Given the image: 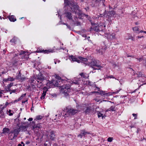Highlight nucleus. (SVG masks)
<instances>
[{"instance_id": "f257e3e1", "label": "nucleus", "mask_w": 146, "mask_h": 146, "mask_svg": "<svg viewBox=\"0 0 146 146\" xmlns=\"http://www.w3.org/2000/svg\"><path fill=\"white\" fill-rule=\"evenodd\" d=\"M64 5L65 7L67 6L68 8L69 7L72 11L75 12V14L79 15L80 13L78 9V7L76 3H74L72 1L70 2L68 1V0H64Z\"/></svg>"}, {"instance_id": "f03ea898", "label": "nucleus", "mask_w": 146, "mask_h": 146, "mask_svg": "<svg viewBox=\"0 0 146 146\" xmlns=\"http://www.w3.org/2000/svg\"><path fill=\"white\" fill-rule=\"evenodd\" d=\"M104 25L103 23H100L98 25L95 24L93 25L92 27L90 28V31L93 30L96 32L102 31L106 27V25Z\"/></svg>"}, {"instance_id": "7ed1b4c3", "label": "nucleus", "mask_w": 146, "mask_h": 146, "mask_svg": "<svg viewBox=\"0 0 146 146\" xmlns=\"http://www.w3.org/2000/svg\"><path fill=\"white\" fill-rule=\"evenodd\" d=\"M44 77L41 74H40L38 75H36V76H34L31 78L30 80V82L31 83L37 84L40 82L41 83L42 81L43 80Z\"/></svg>"}, {"instance_id": "20e7f679", "label": "nucleus", "mask_w": 146, "mask_h": 146, "mask_svg": "<svg viewBox=\"0 0 146 146\" xmlns=\"http://www.w3.org/2000/svg\"><path fill=\"white\" fill-rule=\"evenodd\" d=\"M70 85H63L60 87V92L64 94V96L66 97L69 95V93L70 91Z\"/></svg>"}, {"instance_id": "39448f33", "label": "nucleus", "mask_w": 146, "mask_h": 146, "mask_svg": "<svg viewBox=\"0 0 146 146\" xmlns=\"http://www.w3.org/2000/svg\"><path fill=\"white\" fill-rule=\"evenodd\" d=\"M98 60H94L91 62L89 64L90 66L93 68V70H100L103 66L98 64Z\"/></svg>"}, {"instance_id": "423d86ee", "label": "nucleus", "mask_w": 146, "mask_h": 146, "mask_svg": "<svg viewBox=\"0 0 146 146\" xmlns=\"http://www.w3.org/2000/svg\"><path fill=\"white\" fill-rule=\"evenodd\" d=\"M19 131L18 129H14L13 131L10 132L9 134V136L12 140L15 138L17 137Z\"/></svg>"}, {"instance_id": "0eeeda50", "label": "nucleus", "mask_w": 146, "mask_h": 146, "mask_svg": "<svg viewBox=\"0 0 146 146\" xmlns=\"http://www.w3.org/2000/svg\"><path fill=\"white\" fill-rule=\"evenodd\" d=\"M54 81L53 82L48 81L47 82L46 84V87H45L43 89L44 90H46V91H47L48 89L50 88H53L54 85Z\"/></svg>"}, {"instance_id": "6e6552de", "label": "nucleus", "mask_w": 146, "mask_h": 146, "mask_svg": "<svg viewBox=\"0 0 146 146\" xmlns=\"http://www.w3.org/2000/svg\"><path fill=\"white\" fill-rule=\"evenodd\" d=\"M36 52L38 53H42L45 54H48L50 52H53V50H43L39 48L38 49Z\"/></svg>"}, {"instance_id": "1a4fd4ad", "label": "nucleus", "mask_w": 146, "mask_h": 146, "mask_svg": "<svg viewBox=\"0 0 146 146\" xmlns=\"http://www.w3.org/2000/svg\"><path fill=\"white\" fill-rule=\"evenodd\" d=\"M78 110H77L70 108L68 110L67 113L69 114L70 115H74L76 113L78 112Z\"/></svg>"}, {"instance_id": "9d476101", "label": "nucleus", "mask_w": 146, "mask_h": 146, "mask_svg": "<svg viewBox=\"0 0 146 146\" xmlns=\"http://www.w3.org/2000/svg\"><path fill=\"white\" fill-rule=\"evenodd\" d=\"M69 59L71 62H76L78 63H80L79 57L77 58L75 56L71 55L69 56Z\"/></svg>"}, {"instance_id": "9b49d317", "label": "nucleus", "mask_w": 146, "mask_h": 146, "mask_svg": "<svg viewBox=\"0 0 146 146\" xmlns=\"http://www.w3.org/2000/svg\"><path fill=\"white\" fill-rule=\"evenodd\" d=\"M80 78H74V80H70L68 79L67 81L70 82V84H78L79 83L78 82L80 81Z\"/></svg>"}, {"instance_id": "f8f14e48", "label": "nucleus", "mask_w": 146, "mask_h": 146, "mask_svg": "<svg viewBox=\"0 0 146 146\" xmlns=\"http://www.w3.org/2000/svg\"><path fill=\"white\" fill-rule=\"evenodd\" d=\"M15 79V78L13 77H11L10 76H8V77L7 78H4L3 80V81L5 82H7L8 81H9L12 82L14 81Z\"/></svg>"}, {"instance_id": "ddd939ff", "label": "nucleus", "mask_w": 146, "mask_h": 146, "mask_svg": "<svg viewBox=\"0 0 146 146\" xmlns=\"http://www.w3.org/2000/svg\"><path fill=\"white\" fill-rule=\"evenodd\" d=\"M121 89L120 88L119 90H116V91L113 92H109L108 93H106V96H110L112 95L113 94H117L121 90Z\"/></svg>"}, {"instance_id": "4468645a", "label": "nucleus", "mask_w": 146, "mask_h": 146, "mask_svg": "<svg viewBox=\"0 0 146 146\" xmlns=\"http://www.w3.org/2000/svg\"><path fill=\"white\" fill-rule=\"evenodd\" d=\"M65 16L69 20H72V16L70 12H66L65 13Z\"/></svg>"}, {"instance_id": "2eb2a0df", "label": "nucleus", "mask_w": 146, "mask_h": 146, "mask_svg": "<svg viewBox=\"0 0 146 146\" xmlns=\"http://www.w3.org/2000/svg\"><path fill=\"white\" fill-rule=\"evenodd\" d=\"M92 108L91 107H88L84 111V112L86 114H88L92 112Z\"/></svg>"}, {"instance_id": "dca6fc26", "label": "nucleus", "mask_w": 146, "mask_h": 146, "mask_svg": "<svg viewBox=\"0 0 146 146\" xmlns=\"http://www.w3.org/2000/svg\"><path fill=\"white\" fill-rule=\"evenodd\" d=\"M13 86V83L11 82L6 87V90L7 91H11V88Z\"/></svg>"}, {"instance_id": "f3484780", "label": "nucleus", "mask_w": 146, "mask_h": 146, "mask_svg": "<svg viewBox=\"0 0 146 146\" xmlns=\"http://www.w3.org/2000/svg\"><path fill=\"white\" fill-rule=\"evenodd\" d=\"M116 34L114 33H112L111 35L110 34H108L107 36V38H110L111 39H114L115 38V36Z\"/></svg>"}, {"instance_id": "a211bd4d", "label": "nucleus", "mask_w": 146, "mask_h": 146, "mask_svg": "<svg viewBox=\"0 0 146 146\" xmlns=\"http://www.w3.org/2000/svg\"><path fill=\"white\" fill-rule=\"evenodd\" d=\"M55 135L53 131H51L50 132V139L53 140L55 138Z\"/></svg>"}, {"instance_id": "6ab92c4d", "label": "nucleus", "mask_w": 146, "mask_h": 146, "mask_svg": "<svg viewBox=\"0 0 146 146\" xmlns=\"http://www.w3.org/2000/svg\"><path fill=\"white\" fill-rule=\"evenodd\" d=\"M8 18L9 20L11 22H14L16 20V18L13 15L9 16Z\"/></svg>"}, {"instance_id": "aec40b11", "label": "nucleus", "mask_w": 146, "mask_h": 146, "mask_svg": "<svg viewBox=\"0 0 146 146\" xmlns=\"http://www.w3.org/2000/svg\"><path fill=\"white\" fill-rule=\"evenodd\" d=\"M79 59L80 62H85L87 61V59L86 58H83L80 56L79 57Z\"/></svg>"}, {"instance_id": "412c9836", "label": "nucleus", "mask_w": 146, "mask_h": 146, "mask_svg": "<svg viewBox=\"0 0 146 146\" xmlns=\"http://www.w3.org/2000/svg\"><path fill=\"white\" fill-rule=\"evenodd\" d=\"M133 29L134 31L138 33H142L143 32V31H139L138 27H135L133 28Z\"/></svg>"}, {"instance_id": "4be33fe9", "label": "nucleus", "mask_w": 146, "mask_h": 146, "mask_svg": "<svg viewBox=\"0 0 146 146\" xmlns=\"http://www.w3.org/2000/svg\"><path fill=\"white\" fill-rule=\"evenodd\" d=\"M95 92L98 93H99V94H101L102 96H103V95L106 96V92L105 91H100V92H92V93H94Z\"/></svg>"}, {"instance_id": "5701e85b", "label": "nucleus", "mask_w": 146, "mask_h": 146, "mask_svg": "<svg viewBox=\"0 0 146 146\" xmlns=\"http://www.w3.org/2000/svg\"><path fill=\"white\" fill-rule=\"evenodd\" d=\"M9 131L10 130L9 128H5L3 129L2 133L3 134L8 133L9 132Z\"/></svg>"}, {"instance_id": "b1692460", "label": "nucleus", "mask_w": 146, "mask_h": 146, "mask_svg": "<svg viewBox=\"0 0 146 146\" xmlns=\"http://www.w3.org/2000/svg\"><path fill=\"white\" fill-rule=\"evenodd\" d=\"M81 76L84 78H88L89 77V75L88 74L86 73H81L80 74Z\"/></svg>"}, {"instance_id": "393cba45", "label": "nucleus", "mask_w": 146, "mask_h": 146, "mask_svg": "<svg viewBox=\"0 0 146 146\" xmlns=\"http://www.w3.org/2000/svg\"><path fill=\"white\" fill-rule=\"evenodd\" d=\"M125 38L127 39H131L132 40H133V37L130 34H127L125 36Z\"/></svg>"}, {"instance_id": "a878e982", "label": "nucleus", "mask_w": 146, "mask_h": 146, "mask_svg": "<svg viewBox=\"0 0 146 146\" xmlns=\"http://www.w3.org/2000/svg\"><path fill=\"white\" fill-rule=\"evenodd\" d=\"M106 49V46H104L103 48H102L101 49H100L99 50V52L100 53H101V54H102L104 52Z\"/></svg>"}, {"instance_id": "bb28decb", "label": "nucleus", "mask_w": 146, "mask_h": 146, "mask_svg": "<svg viewBox=\"0 0 146 146\" xmlns=\"http://www.w3.org/2000/svg\"><path fill=\"white\" fill-rule=\"evenodd\" d=\"M20 73H19L18 76V78L21 81H23L26 79L25 77H21L20 75Z\"/></svg>"}, {"instance_id": "cd10ccee", "label": "nucleus", "mask_w": 146, "mask_h": 146, "mask_svg": "<svg viewBox=\"0 0 146 146\" xmlns=\"http://www.w3.org/2000/svg\"><path fill=\"white\" fill-rule=\"evenodd\" d=\"M46 91H46V90L45 91L44 90L43 91V93L42 94L41 96L40 97V99H44L45 98Z\"/></svg>"}, {"instance_id": "c85d7f7f", "label": "nucleus", "mask_w": 146, "mask_h": 146, "mask_svg": "<svg viewBox=\"0 0 146 146\" xmlns=\"http://www.w3.org/2000/svg\"><path fill=\"white\" fill-rule=\"evenodd\" d=\"M26 94H22L21 96V97L19 98L18 99L15 100V102H18L19 101L22 100L23 98L26 96Z\"/></svg>"}, {"instance_id": "c756f323", "label": "nucleus", "mask_w": 146, "mask_h": 146, "mask_svg": "<svg viewBox=\"0 0 146 146\" xmlns=\"http://www.w3.org/2000/svg\"><path fill=\"white\" fill-rule=\"evenodd\" d=\"M81 133L82 134V136H85L87 134H89V133L86 131L84 130H82L81 131Z\"/></svg>"}, {"instance_id": "7c9ffc66", "label": "nucleus", "mask_w": 146, "mask_h": 146, "mask_svg": "<svg viewBox=\"0 0 146 146\" xmlns=\"http://www.w3.org/2000/svg\"><path fill=\"white\" fill-rule=\"evenodd\" d=\"M134 76L135 78H138L139 77L142 76L141 73L139 72H137V73L134 74Z\"/></svg>"}, {"instance_id": "2f4dec72", "label": "nucleus", "mask_w": 146, "mask_h": 146, "mask_svg": "<svg viewBox=\"0 0 146 146\" xmlns=\"http://www.w3.org/2000/svg\"><path fill=\"white\" fill-rule=\"evenodd\" d=\"M115 14V12L114 11H112L109 12L108 13L109 16L110 17L113 16Z\"/></svg>"}, {"instance_id": "473e14b6", "label": "nucleus", "mask_w": 146, "mask_h": 146, "mask_svg": "<svg viewBox=\"0 0 146 146\" xmlns=\"http://www.w3.org/2000/svg\"><path fill=\"white\" fill-rule=\"evenodd\" d=\"M41 123H38L36 124V126H35L33 127V128L35 129L36 128H41L42 126L41 125Z\"/></svg>"}, {"instance_id": "72a5a7b5", "label": "nucleus", "mask_w": 146, "mask_h": 146, "mask_svg": "<svg viewBox=\"0 0 146 146\" xmlns=\"http://www.w3.org/2000/svg\"><path fill=\"white\" fill-rule=\"evenodd\" d=\"M13 113H14V112L13 111H12L10 110H9L8 111V112H7V113L9 116H11L13 115Z\"/></svg>"}, {"instance_id": "f704fd0d", "label": "nucleus", "mask_w": 146, "mask_h": 146, "mask_svg": "<svg viewBox=\"0 0 146 146\" xmlns=\"http://www.w3.org/2000/svg\"><path fill=\"white\" fill-rule=\"evenodd\" d=\"M97 114L98 117H102V118H103L104 117V116H103V114L101 113L100 112L98 111Z\"/></svg>"}, {"instance_id": "c9c22d12", "label": "nucleus", "mask_w": 146, "mask_h": 146, "mask_svg": "<svg viewBox=\"0 0 146 146\" xmlns=\"http://www.w3.org/2000/svg\"><path fill=\"white\" fill-rule=\"evenodd\" d=\"M115 107L114 106H111V107L109 108L108 110L109 111H115Z\"/></svg>"}, {"instance_id": "e433bc0d", "label": "nucleus", "mask_w": 146, "mask_h": 146, "mask_svg": "<svg viewBox=\"0 0 146 146\" xmlns=\"http://www.w3.org/2000/svg\"><path fill=\"white\" fill-rule=\"evenodd\" d=\"M62 114H59L58 115H56V118L54 119V120H57L58 119L60 118V117L61 116Z\"/></svg>"}, {"instance_id": "4c0bfd02", "label": "nucleus", "mask_w": 146, "mask_h": 146, "mask_svg": "<svg viewBox=\"0 0 146 146\" xmlns=\"http://www.w3.org/2000/svg\"><path fill=\"white\" fill-rule=\"evenodd\" d=\"M28 53L27 52L25 51H21V52L20 53V55H26Z\"/></svg>"}, {"instance_id": "58836bf2", "label": "nucleus", "mask_w": 146, "mask_h": 146, "mask_svg": "<svg viewBox=\"0 0 146 146\" xmlns=\"http://www.w3.org/2000/svg\"><path fill=\"white\" fill-rule=\"evenodd\" d=\"M113 139V138L112 137H109L108 138L107 140L108 142H111Z\"/></svg>"}, {"instance_id": "ea45409f", "label": "nucleus", "mask_w": 146, "mask_h": 146, "mask_svg": "<svg viewBox=\"0 0 146 146\" xmlns=\"http://www.w3.org/2000/svg\"><path fill=\"white\" fill-rule=\"evenodd\" d=\"M43 117L40 115H38L36 117V119L37 120L40 119L42 118Z\"/></svg>"}, {"instance_id": "a19ab883", "label": "nucleus", "mask_w": 146, "mask_h": 146, "mask_svg": "<svg viewBox=\"0 0 146 146\" xmlns=\"http://www.w3.org/2000/svg\"><path fill=\"white\" fill-rule=\"evenodd\" d=\"M54 76L56 79H57L59 80H60L61 79V78L57 75L55 74Z\"/></svg>"}, {"instance_id": "79ce46f5", "label": "nucleus", "mask_w": 146, "mask_h": 146, "mask_svg": "<svg viewBox=\"0 0 146 146\" xmlns=\"http://www.w3.org/2000/svg\"><path fill=\"white\" fill-rule=\"evenodd\" d=\"M16 41L15 39V38H13L11 40L10 42L11 43H14Z\"/></svg>"}, {"instance_id": "37998d69", "label": "nucleus", "mask_w": 146, "mask_h": 146, "mask_svg": "<svg viewBox=\"0 0 146 146\" xmlns=\"http://www.w3.org/2000/svg\"><path fill=\"white\" fill-rule=\"evenodd\" d=\"M86 84L89 86L91 85V82L89 81H87L86 82Z\"/></svg>"}, {"instance_id": "c03bdc74", "label": "nucleus", "mask_w": 146, "mask_h": 146, "mask_svg": "<svg viewBox=\"0 0 146 146\" xmlns=\"http://www.w3.org/2000/svg\"><path fill=\"white\" fill-rule=\"evenodd\" d=\"M1 115L0 116L1 118H4L5 117V116L3 112H1Z\"/></svg>"}, {"instance_id": "a18cd8bd", "label": "nucleus", "mask_w": 146, "mask_h": 146, "mask_svg": "<svg viewBox=\"0 0 146 146\" xmlns=\"http://www.w3.org/2000/svg\"><path fill=\"white\" fill-rule=\"evenodd\" d=\"M132 115L135 117H134V119H137V114H135V113H133L132 114Z\"/></svg>"}, {"instance_id": "49530a36", "label": "nucleus", "mask_w": 146, "mask_h": 146, "mask_svg": "<svg viewBox=\"0 0 146 146\" xmlns=\"http://www.w3.org/2000/svg\"><path fill=\"white\" fill-rule=\"evenodd\" d=\"M63 24H64V25H66L67 26V27H68V28L70 29V26L69 25H68V24H67L64 23Z\"/></svg>"}, {"instance_id": "de8ad7c7", "label": "nucleus", "mask_w": 146, "mask_h": 146, "mask_svg": "<svg viewBox=\"0 0 146 146\" xmlns=\"http://www.w3.org/2000/svg\"><path fill=\"white\" fill-rule=\"evenodd\" d=\"M139 62H141L143 60V59L142 58H139V59H137Z\"/></svg>"}, {"instance_id": "09e8293b", "label": "nucleus", "mask_w": 146, "mask_h": 146, "mask_svg": "<svg viewBox=\"0 0 146 146\" xmlns=\"http://www.w3.org/2000/svg\"><path fill=\"white\" fill-rule=\"evenodd\" d=\"M10 91L12 92L13 93H15L17 92V90L16 89L13 90H11Z\"/></svg>"}, {"instance_id": "8fccbe9b", "label": "nucleus", "mask_w": 146, "mask_h": 146, "mask_svg": "<svg viewBox=\"0 0 146 146\" xmlns=\"http://www.w3.org/2000/svg\"><path fill=\"white\" fill-rule=\"evenodd\" d=\"M83 136H82V134H81V133L80 134H79V135H78V137H81V138Z\"/></svg>"}, {"instance_id": "3c124183", "label": "nucleus", "mask_w": 146, "mask_h": 146, "mask_svg": "<svg viewBox=\"0 0 146 146\" xmlns=\"http://www.w3.org/2000/svg\"><path fill=\"white\" fill-rule=\"evenodd\" d=\"M108 77L109 78H114V77H113V76L112 75H110V76H108Z\"/></svg>"}, {"instance_id": "603ef678", "label": "nucleus", "mask_w": 146, "mask_h": 146, "mask_svg": "<svg viewBox=\"0 0 146 146\" xmlns=\"http://www.w3.org/2000/svg\"><path fill=\"white\" fill-rule=\"evenodd\" d=\"M33 120L32 118H30L29 119H28V120L29 121H32Z\"/></svg>"}, {"instance_id": "864d4df0", "label": "nucleus", "mask_w": 146, "mask_h": 146, "mask_svg": "<svg viewBox=\"0 0 146 146\" xmlns=\"http://www.w3.org/2000/svg\"><path fill=\"white\" fill-rule=\"evenodd\" d=\"M9 104L7 102H6L5 105V106L6 107Z\"/></svg>"}, {"instance_id": "5fc2aeb1", "label": "nucleus", "mask_w": 146, "mask_h": 146, "mask_svg": "<svg viewBox=\"0 0 146 146\" xmlns=\"http://www.w3.org/2000/svg\"><path fill=\"white\" fill-rule=\"evenodd\" d=\"M3 93L1 92H0V97H1L2 96Z\"/></svg>"}, {"instance_id": "6e6d98bb", "label": "nucleus", "mask_w": 146, "mask_h": 146, "mask_svg": "<svg viewBox=\"0 0 146 146\" xmlns=\"http://www.w3.org/2000/svg\"><path fill=\"white\" fill-rule=\"evenodd\" d=\"M143 37V36H137V38L138 39L139 38H141V37Z\"/></svg>"}, {"instance_id": "4d7b16f0", "label": "nucleus", "mask_w": 146, "mask_h": 146, "mask_svg": "<svg viewBox=\"0 0 146 146\" xmlns=\"http://www.w3.org/2000/svg\"><path fill=\"white\" fill-rule=\"evenodd\" d=\"M27 100H26V101H22V103H25V102H27Z\"/></svg>"}, {"instance_id": "13d9d810", "label": "nucleus", "mask_w": 146, "mask_h": 146, "mask_svg": "<svg viewBox=\"0 0 146 146\" xmlns=\"http://www.w3.org/2000/svg\"><path fill=\"white\" fill-rule=\"evenodd\" d=\"M56 60L57 61V62L58 63H59L60 62V60Z\"/></svg>"}, {"instance_id": "bf43d9fd", "label": "nucleus", "mask_w": 146, "mask_h": 146, "mask_svg": "<svg viewBox=\"0 0 146 146\" xmlns=\"http://www.w3.org/2000/svg\"><path fill=\"white\" fill-rule=\"evenodd\" d=\"M54 62L55 64H56L57 61L55 60H54Z\"/></svg>"}, {"instance_id": "052dcab7", "label": "nucleus", "mask_w": 146, "mask_h": 146, "mask_svg": "<svg viewBox=\"0 0 146 146\" xmlns=\"http://www.w3.org/2000/svg\"><path fill=\"white\" fill-rule=\"evenodd\" d=\"M17 146H22V145H21V144H18V145Z\"/></svg>"}, {"instance_id": "680f3d73", "label": "nucleus", "mask_w": 146, "mask_h": 146, "mask_svg": "<svg viewBox=\"0 0 146 146\" xmlns=\"http://www.w3.org/2000/svg\"><path fill=\"white\" fill-rule=\"evenodd\" d=\"M30 143L29 142H26V143L27 144H29Z\"/></svg>"}, {"instance_id": "e2e57ef3", "label": "nucleus", "mask_w": 146, "mask_h": 146, "mask_svg": "<svg viewBox=\"0 0 146 146\" xmlns=\"http://www.w3.org/2000/svg\"><path fill=\"white\" fill-rule=\"evenodd\" d=\"M21 143L23 145V146H24V144L23 143V142H21Z\"/></svg>"}, {"instance_id": "0e129e2a", "label": "nucleus", "mask_w": 146, "mask_h": 146, "mask_svg": "<svg viewBox=\"0 0 146 146\" xmlns=\"http://www.w3.org/2000/svg\"><path fill=\"white\" fill-rule=\"evenodd\" d=\"M123 97L125 98L126 97V96L125 95L123 96Z\"/></svg>"}, {"instance_id": "69168bd1", "label": "nucleus", "mask_w": 146, "mask_h": 146, "mask_svg": "<svg viewBox=\"0 0 146 146\" xmlns=\"http://www.w3.org/2000/svg\"><path fill=\"white\" fill-rule=\"evenodd\" d=\"M123 96H120V98H123Z\"/></svg>"}, {"instance_id": "338daca9", "label": "nucleus", "mask_w": 146, "mask_h": 146, "mask_svg": "<svg viewBox=\"0 0 146 146\" xmlns=\"http://www.w3.org/2000/svg\"><path fill=\"white\" fill-rule=\"evenodd\" d=\"M143 32H144L146 34V31H143Z\"/></svg>"}, {"instance_id": "774afa93", "label": "nucleus", "mask_w": 146, "mask_h": 146, "mask_svg": "<svg viewBox=\"0 0 146 146\" xmlns=\"http://www.w3.org/2000/svg\"><path fill=\"white\" fill-rule=\"evenodd\" d=\"M98 88V91H99L100 90V88Z\"/></svg>"}]
</instances>
